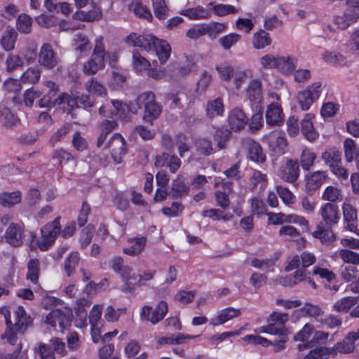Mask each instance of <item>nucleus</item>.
<instances>
[{"instance_id": "nucleus-10", "label": "nucleus", "mask_w": 359, "mask_h": 359, "mask_svg": "<svg viewBox=\"0 0 359 359\" xmlns=\"http://www.w3.org/2000/svg\"><path fill=\"white\" fill-rule=\"evenodd\" d=\"M71 312L68 309H54L52 310L46 317L45 322L55 327L56 324L58 323L61 331L63 332L71 323Z\"/></svg>"}, {"instance_id": "nucleus-15", "label": "nucleus", "mask_w": 359, "mask_h": 359, "mask_svg": "<svg viewBox=\"0 0 359 359\" xmlns=\"http://www.w3.org/2000/svg\"><path fill=\"white\" fill-rule=\"evenodd\" d=\"M313 327L306 323L303 328L294 335L293 339L294 341H302V344H299L297 346V348L299 351H302L306 348L311 347L313 333Z\"/></svg>"}, {"instance_id": "nucleus-37", "label": "nucleus", "mask_w": 359, "mask_h": 359, "mask_svg": "<svg viewBox=\"0 0 359 359\" xmlns=\"http://www.w3.org/2000/svg\"><path fill=\"white\" fill-rule=\"evenodd\" d=\"M248 144L250 159L255 162L263 163L265 161V155L263 154L259 144L252 140H249Z\"/></svg>"}, {"instance_id": "nucleus-8", "label": "nucleus", "mask_w": 359, "mask_h": 359, "mask_svg": "<svg viewBox=\"0 0 359 359\" xmlns=\"http://www.w3.org/2000/svg\"><path fill=\"white\" fill-rule=\"evenodd\" d=\"M59 58L51 44L43 43L39 50L38 62L47 69L55 68L58 64Z\"/></svg>"}, {"instance_id": "nucleus-26", "label": "nucleus", "mask_w": 359, "mask_h": 359, "mask_svg": "<svg viewBox=\"0 0 359 359\" xmlns=\"http://www.w3.org/2000/svg\"><path fill=\"white\" fill-rule=\"evenodd\" d=\"M247 94L250 102L259 104L262 100V82L259 79H254L249 83Z\"/></svg>"}, {"instance_id": "nucleus-55", "label": "nucleus", "mask_w": 359, "mask_h": 359, "mask_svg": "<svg viewBox=\"0 0 359 359\" xmlns=\"http://www.w3.org/2000/svg\"><path fill=\"white\" fill-rule=\"evenodd\" d=\"M35 353L38 359H55L54 352L48 344L40 343Z\"/></svg>"}, {"instance_id": "nucleus-45", "label": "nucleus", "mask_w": 359, "mask_h": 359, "mask_svg": "<svg viewBox=\"0 0 359 359\" xmlns=\"http://www.w3.org/2000/svg\"><path fill=\"white\" fill-rule=\"evenodd\" d=\"M205 34L211 39H215L217 36L225 30L226 24L216 22H211L208 24L204 23Z\"/></svg>"}, {"instance_id": "nucleus-32", "label": "nucleus", "mask_w": 359, "mask_h": 359, "mask_svg": "<svg viewBox=\"0 0 359 359\" xmlns=\"http://www.w3.org/2000/svg\"><path fill=\"white\" fill-rule=\"evenodd\" d=\"M269 34L265 30L260 29L252 36V46L255 49H263L271 43Z\"/></svg>"}, {"instance_id": "nucleus-35", "label": "nucleus", "mask_w": 359, "mask_h": 359, "mask_svg": "<svg viewBox=\"0 0 359 359\" xmlns=\"http://www.w3.org/2000/svg\"><path fill=\"white\" fill-rule=\"evenodd\" d=\"M180 14L192 20L208 19L211 16V13L202 6L183 10Z\"/></svg>"}, {"instance_id": "nucleus-7", "label": "nucleus", "mask_w": 359, "mask_h": 359, "mask_svg": "<svg viewBox=\"0 0 359 359\" xmlns=\"http://www.w3.org/2000/svg\"><path fill=\"white\" fill-rule=\"evenodd\" d=\"M44 86L48 88V93L39 101V106L41 108H51L55 105L62 104L64 97H66L63 93L58 94V86L51 81L44 83Z\"/></svg>"}, {"instance_id": "nucleus-27", "label": "nucleus", "mask_w": 359, "mask_h": 359, "mask_svg": "<svg viewBox=\"0 0 359 359\" xmlns=\"http://www.w3.org/2000/svg\"><path fill=\"white\" fill-rule=\"evenodd\" d=\"M132 271L133 269L126 265L118 271L124 281V284L121 287V291L125 293L132 292L135 290V285L130 280L131 279L136 280L137 277L135 274H131Z\"/></svg>"}, {"instance_id": "nucleus-29", "label": "nucleus", "mask_w": 359, "mask_h": 359, "mask_svg": "<svg viewBox=\"0 0 359 359\" xmlns=\"http://www.w3.org/2000/svg\"><path fill=\"white\" fill-rule=\"evenodd\" d=\"M332 227L325 228L320 225H318L316 230L312 233V236L320 239L323 244H327L337 240V236L331 229Z\"/></svg>"}, {"instance_id": "nucleus-17", "label": "nucleus", "mask_w": 359, "mask_h": 359, "mask_svg": "<svg viewBox=\"0 0 359 359\" xmlns=\"http://www.w3.org/2000/svg\"><path fill=\"white\" fill-rule=\"evenodd\" d=\"M327 175L325 171H316L307 175L306 189L308 191H314L319 189L326 181Z\"/></svg>"}, {"instance_id": "nucleus-63", "label": "nucleus", "mask_w": 359, "mask_h": 359, "mask_svg": "<svg viewBox=\"0 0 359 359\" xmlns=\"http://www.w3.org/2000/svg\"><path fill=\"white\" fill-rule=\"evenodd\" d=\"M79 255L77 252H72L69 255L65 263V270L68 276L74 272L75 266L78 264Z\"/></svg>"}, {"instance_id": "nucleus-46", "label": "nucleus", "mask_w": 359, "mask_h": 359, "mask_svg": "<svg viewBox=\"0 0 359 359\" xmlns=\"http://www.w3.org/2000/svg\"><path fill=\"white\" fill-rule=\"evenodd\" d=\"M330 348V354H336L337 352L341 353H349L355 348V344L348 341L346 337L341 341L337 343L334 348Z\"/></svg>"}, {"instance_id": "nucleus-25", "label": "nucleus", "mask_w": 359, "mask_h": 359, "mask_svg": "<svg viewBox=\"0 0 359 359\" xmlns=\"http://www.w3.org/2000/svg\"><path fill=\"white\" fill-rule=\"evenodd\" d=\"M282 109L277 104H271L268 107L266 113V123L270 126H279L283 123Z\"/></svg>"}, {"instance_id": "nucleus-53", "label": "nucleus", "mask_w": 359, "mask_h": 359, "mask_svg": "<svg viewBox=\"0 0 359 359\" xmlns=\"http://www.w3.org/2000/svg\"><path fill=\"white\" fill-rule=\"evenodd\" d=\"M167 101H171L174 107H182V102L187 101V95L184 90H179L165 95Z\"/></svg>"}, {"instance_id": "nucleus-9", "label": "nucleus", "mask_w": 359, "mask_h": 359, "mask_svg": "<svg viewBox=\"0 0 359 359\" xmlns=\"http://www.w3.org/2000/svg\"><path fill=\"white\" fill-rule=\"evenodd\" d=\"M105 147L111 150V157L116 163H120L126 154L127 148L124 138L120 134H114L106 144Z\"/></svg>"}, {"instance_id": "nucleus-33", "label": "nucleus", "mask_w": 359, "mask_h": 359, "mask_svg": "<svg viewBox=\"0 0 359 359\" xmlns=\"http://www.w3.org/2000/svg\"><path fill=\"white\" fill-rule=\"evenodd\" d=\"M128 242L133 243L130 248L123 249V252L128 255L136 256L140 254L144 249L147 238L144 236L128 239Z\"/></svg>"}, {"instance_id": "nucleus-13", "label": "nucleus", "mask_w": 359, "mask_h": 359, "mask_svg": "<svg viewBox=\"0 0 359 359\" xmlns=\"http://www.w3.org/2000/svg\"><path fill=\"white\" fill-rule=\"evenodd\" d=\"M156 39L157 38L152 35H137L135 33H132L127 37L126 42L133 46H137L149 51L154 48Z\"/></svg>"}, {"instance_id": "nucleus-47", "label": "nucleus", "mask_w": 359, "mask_h": 359, "mask_svg": "<svg viewBox=\"0 0 359 359\" xmlns=\"http://www.w3.org/2000/svg\"><path fill=\"white\" fill-rule=\"evenodd\" d=\"M323 199L334 203L337 201H342L343 196L339 189L334 186H328L324 191Z\"/></svg>"}, {"instance_id": "nucleus-23", "label": "nucleus", "mask_w": 359, "mask_h": 359, "mask_svg": "<svg viewBox=\"0 0 359 359\" xmlns=\"http://www.w3.org/2000/svg\"><path fill=\"white\" fill-rule=\"evenodd\" d=\"M93 9L89 11H77L73 17L74 19L85 22H93L99 20L102 18V11L100 8L92 2Z\"/></svg>"}, {"instance_id": "nucleus-52", "label": "nucleus", "mask_w": 359, "mask_h": 359, "mask_svg": "<svg viewBox=\"0 0 359 359\" xmlns=\"http://www.w3.org/2000/svg\"><path fill=\"white\" fill-rule=\"evenodd\" d=\"M241 39V36L240 34L231 33L220 37L218 42L224 50H229L233 46L236 44Z\"/></svg>"}, {"instance_id": "nucleus-28", "label": "nucleus", "mask_w": 359, "mask_h": 359, "mask_svg": "<svg viewBox=\"0 0 359 359\" xmlns=\"http://www.w3.org/2000/svg\"><path fill=\"white\" fill-rule=\"evenodd\" d=\"M189 191V186L181 176L174 180L172 182V188L169 193L173 198H178L184 194H188Z\"/></svg>"}, {"instance_id": "nucleus-49", "label": "nucleus", "mask_w": 359, "mask_h": 359, "mask_svg": "<svg viewBox=\"0 0 359 359\" xmlns=\"http://www.w3.org/2000/svg\"><path fill=\"white\" fill-rule=\"evenodd\" d=\"M5 65L6 71L12 72L23 66V60L20 55L10 53L7 55Z\"/></svg>"}, {"instance_id": "nucleus-39", "label": "nucleus", "mask_w": 359, "mask_h": 359, "mask_svg": "<svg viewBox=\"0 0 359 359\" xmlns=\"http://www.w3.org/2000/svg\"><path fill=\"white\" fill-rule=\"evenodd\" d=\"M296 59L294 57L278 56L277 67L280 72L287 74L293 71L296 66Z\"/></svg>"}, {"instance_id": "nucleus-41", "label": "nucleus", "mask_w": 359, "mask_h": 359, "mask_svg": "<svg viewBox=\"0 0 359 359\" xmlns=\"http://www.w3.org/2000/svg\"><path fill=\"white\" fill-rule=\"evenodd\" d=\"M359 297H347L337 301L333 308L337 312L347 313L350 309L358 303Z\"/></svg>"}, {"instance_id": "nucleus-16", "label": "nucleus", "mask_w": 359, "mask_h": 359, "mask_svg": "<svg viewBox=\"0 0 359 359\" xmlns=\"http://www.w3.org/2000/svg\"><path fill=\"white\" fill-rule=\"evenodd\" d=\"M280 178L286 182L294 183L299 176V163L297 161L287 160L279 172Z\"/></svg>"}, {"instance_id": "nucleus-51", "label": "nucleus", "mask_w": 359, "mask_h": 359, "mask_svg": "<svg viewBox=\"0 0 359 359\" xmlns=\"http://www.w3.org/2000/svg\"><path fill=\"white\" fill-rule=\"evenodd\" d=\"M32 18L25 14L22 13L19 15L17 20V29L19 32L25 34H28L32 30Z\"/></svg>"}, {"instance_id": "nucleus-62", "label": "nucleus", "mask_w": 359, "mask_h": 359, "mask_svg": "<svg viewBox=\"0 0 359 359\" xmlns=\"http://www.w3.org/2000/svg\"><path fill=\"white\" fill-rule=\"evenodd\" d=\"M196 296L194 291L180 290L174 296V299L185 304L191 302Z\"/></svg>"}, {"instance_id": "nucleus-11", "label": "nucleus", "mask_w": 359, "mask_h": 359, "mask_svg": "<svg viewBox=\"0 0 359 359\" xmlns=\"http://www.w3.org/2000/svg\"><path fill=\"white\" fill-rule=\"evenodd\" d=\"M320 215L325 224L328 227L336 225L340 219L339 208L333 203H326L321 206Z\"/></svg>"}, {"instance_id": "nucleus-42", "label": "nucleus", "mask_w": 359, "mask_h": 359, "mask_svg": "<svg viewBox=\"0 0 359 359\" xmlns=\"http://www.w3.org/2000/svg\"><path fill=\"white\" fill-rule=\"evenodd\" d=\"M21 201V193L20 191H13L11 193H4L0 195V205L4 207H11Z\"/></svg>"}, {"instance_id": "nucleus-34", "label": "nucleus", "mask_w": 359, "mask_h": 359, "mask_svg": "<svg viewBox=\"0 0 359 359\" xmlns=\"http://www.w3.org/2000/svg\"><path fill=\"white\" fill-rule=\"evenodd\" d=\"M161 63L165 62L171 53L170 46L164 40L157 38L154 48Z\"/></svg>"}, {"instance_id": "nucleus-19", "label": "nucleus", "mask_w": 359, "mask_h": 359, "mask_svg": "<svg viewBox=\"0 0 359 359\" xmlns=\"http://www.w3.org/2000/svg\"><path fill=\"white\" fill-rule=\"evenodd\" d=\"M6 241L12 246L18 247L22 243V230L15 224H11L5 233Z\"/></svg>"}, {"instance_id": "nucleus-3", "label": "nucleus", "mask_w": 359, "mask_h": 359, "mask_svg": "<svg viewBox=\"0 0 359 359\" xmlns=\"http://www.w3.org/2000/svg\"><path fill=\"white\" fill-rule=\"evenodd\" d=\"M106 52L102 38L100 37L96 40L95 47L90 58L83 64V70L86 74L93 75L104 67V57Z\"/></svg>"}, {"instance_id": "nucleus-18", "label": "nucleus", "mask_w": 359, "mask_h": 359, "mask_svg": "<svg viewBox=\"0 0 359 359\" xmlns=\"http://www.w3.org/2000/svg\"><path fill=\"white\" fill-rule=\"evenodd\" d=\"M314 115L312 114H307L301 121V131L302 135L309 141L312 142L317 139L318 133L314 129L312 119Z\"/></svg>"}, {"instance_id": "nucleus-20", "label": "nucleus", "mask_w": 359, "mask_h": 359, "mask_svg": "<svg viewBox=\"0 0 359 359\" xmlns=\"http://www.w3.org/2000/svg\"><path fill=\"white\" fill-rule=\"evenodd\" d=\"M240 313L241 311L239 309H236L233 307H228L222 310L216 317L211 318L210 323L215 327L218 326L238 316Z\"/></svg>"}, {"instance_id": "nucleus-58", "label": "nucleus", "mask_w": 359, "mask_h": 359, "mask_svg": "<svg viewBox=\"0 0 359 359\" xmlns=\"http://www.w3.org/2000/svg\"><path fill=\"white\" fill-rule=\"evenodd\" d=\"M95 231L93 225H88L82 230L79 240L82 248H86L90 243Z\"/></svg>"}, {"instance_id": "nucleus-54", "label": "nucleus", "mask_w": 359, "mask_h": 359, "mask_svg": "<svg viewBox=\"0 0 359 359\" xmlns=\"http://www.w3.org/2000/svg\"><path fill=\"white\" fill-rule=\"evenodd\" d=\"M196 148L198 152L205 156H209L213 152L212 142L206 138H199L196 141Z\"/></svg>"}, {"instance_id": "nucleus-57", "label": "nucleus", "mask_w": 359, "mask_h": 359, "mask_svg": "<svg viewBox=\"0 0 359 359\" xmlns=\"http://www.w3.org/2000/svg\"><path fill=\"white\" fill-rule=\"evenodd\" d=\"M156 100V96L154 93L151 91H146L141 94H140L136 100L135 103L138 107V109H141L142 107L145 109L147 107V105L154 102Z\"/></svg>"}, {"instance_id": "nucleus-14", "label": "nucleus", "mask_w": 359, "mask_h": 359, "mask_svg": "<svg viewBox=\"0 0 359 359\" xmlns=\"http://www.w3.org/2000/svg\"><path fill=\"white\" fill-rule=\"evenodd\" d=\"M228 121L231 130L239 131L245 128L249 119L242 109L236 107L229 113Z\"/></svg>"}, {"instance_id": "nucleus-59", "label": "nucleus", "mask_w": 359, "mask_h": 359, "mask_svg": "<svg viewBox=\"0 0 359 359\" xmlns=\"http://www.w3.org/2000/svg\"><path fill=\"white\" fill-rule=\"evenodd\" d=\"M155 16L159 19H164L168 16V8L165 0H152Z\"/></svg>"}, {"instance_id": "nucleus-4", "label": "nucleus", "mask_w": 359, "mask_h": 359, "mask_svg": "<svg viewBox=\"0 0 359 359\" xmlns=\"http://www.w3.org/2000/svg\"><path fill=\"white\" fill-rule=\"evenodd\" d=\"M322 93V83L317 81L308 86L304 90L299 91L297 95V99L300 108L308 110L311 104L319 99Z\"/></svg>"}, {"instance_id": "nucleus-60", "label": "nucleus", "mask_w": 359, "mask_h": 359, "mask_svg": "<svg viewBox=\"0 0 359 359\" xmlns=\"http://www.w3.org/2000/svg\"><path fill=\"white\" fill-rule=\"evenodd\" d=\"M344 148L345 158L348 162H351L354 158H356L355 144L353 140L346 139L344 142Z\"/></svg>"}, {"instance_id": "nucleus-22", "label": "nucleus", "mask_w": 359, "mask_h": 359, "mask_svg": "<svg viewBox=\"0 0 359 359\" xmlns=\"http://www.w3.org/2000/svg\"><path fill=\"white\" fill-rule=\"evenodd\" d=\"M359 18V13L353 9H346L343 15L337 16L334 19L335 24L340 29H346L351 24L355 23Z\"/></svg>"}, {"instance_id": "nucleus-21", "label": "nucleus", "mask_w": 359, "mask_h": 359, "mask_svg": "<svg viewBox=\"0 0 359 359\" xmlns=\"http://www.w3.org/2000/svg\"><path fill=\"white\" fill-rule=\"evenodd\" d=\"M18 35V32L12 27H8L3 32L0 45L5 51L10 52L15 48Z\"/></svg>"}, {"instance_id": "nucleus-12", "label": "nucleus", "mask_w": 359, "mask_h": 359, "mask_svg": "<svg viewBox=\"0 0 359 359\" xmlns=\"http://www.w3.org/2000/svg\"><path fill=\"white\" fill-rule=\"evenodd\" d=\"M342 211L347 229L351 231L355 232L358 230V212L356 208L351 203V199H345L342 205Z\"/></svg>"}, {"instance_id": "nucleus-44", "label": "nucleus", "mask_w": 359, "mask_h": 359, "mask_svg": "<svg viewBox=\"0 0 359 359\" xmlns=\"http://www.w3.org/2000/svg\"><path fill=\"white\" fill-rule=\"evenodd\" d=\"M259 332H267L281 337H285L287 334V330L285 326H280L278 323L272 321L268 325L259 327Z\"/></svg>"}, {"instance_id": "nucleus-1", "label": "nucleus", "mask_w": 359, "mask_h": 359, "mask_svg": "<svg viewBox=\"0 0 359 359\" xmlns=\"http://www.w3.org/2000/svg\"><path fill=\"white\" fill-rule=\"evenodd\" d=\"M4 315L6 320V330L1 335V338L6 339L10 344L14 345L18 339L17 332L23 334L27 329L32 325V320L31 317L27 314L25 309L22 306H18L14 312L15 317L14 324H13L11 320L10 311L6 309Z\"/></svg>"}, {"instance_id": "nucleus-56", "label": "nucleus", "mask_w": 359, "mask_h": 359, "mask_svg": "<svg viewBox=\"0 0 359 359\" xmlns=\"http://www.w3.org/2000/svg\"><path fill=\"white\" fill-rule=\"evenodd\" d=\"M316 158L315 153L311 151L308 149H304L302 151L300 163L302 168L305 170H309V168L313 165V162Z\"/></svg>"}, {"instance_id": "nucleus-40", "label": "nucleus", "mask_w": 359, "mask_h": 359, "mask_svg": "<svg viewBox=\"0 0 359 359\" xmlns=\"http://www.w3.org/2000/svg\"><path fill=\"white\" fill-rule=\"evenodd\" d=\"M85 89L90 93L95 94L97 95H105L107 94V89L105 86L95 78L90 79L85 83Z\"/></svg>"}, {"instance_id": "nucleus-38", "label": "nucleus", "mask_w": 359, "mask_h": 359, "mask_svg": "<svg viewBox=\"0 0 359 359\" xmlns=\"http://www.w3.org/2000/svg\"><path fill=\"white\" fill-rule=\"evenodd\" d=\"M40 274V262L37 259H31L27 263V279L37 284Z\"/></svg>"}, {"instance_id": "nucleus-43", "label": "nucleus", "mask_w": 359, "mask_h": 359, "mask_svg": "<svg viewBox=\"0 0 359 359\" xmlns=\"http://www.w3.org/2000/svg\"><path fill=\"white\" fill-rule=\"evenodd\" d=\"M322 309L316 305L306 304L302 308L296 310L294 315L299 317L302 315L306 314L311 317H318L323 314Z\"/></svg>"}, {"instance_id": "nucleus-50", "label": "nucleus", "mask_w": 359, "mask_h": 359, "mask_svg": "<svg viewBox=\"0 0 359 359\" xmlns=\"http://www.w3.org/2000/svg\"><path fill=\"white\" fill-rule=\"evenodd\" d=\"M324 59L327 62L341 67L349 66L351 64L350 61L339 53H325Z\"/></svg>"}, {"instance_id": "nucleus-30", "label": "nucleus", "mask_w": 359, "mask_h": 359, "mask_svg": "<svg viewBox=\"0 0 359 359\" xmlns=\"http://www.w3.org/2000/svg\"><path fill=\"white\" fill-rule=\"evenodd\" d=\"M162 111V107L159 104L156 100L147 105V107L144 109L143 120L153 124V121L158 118Z\"/></svg>"}, {"instance_id": "nucleus-31", "label": "nucleus", "mask_w": 359, "mask_h": 359, "mask_svg": "<svg viewBox=\"0 0 359 359\" xmlns=\"http://www.w3.org/2000/svg\"><path fill=\"white\" fill-rule=\"evenodd\" d=\"M200 335H189L184 334H178L177 335L172 334L170 337H162L159 338L158 344L159 345L164 344H182L186 343L187 339H193L198 337Z\"/></svg>"}, {"instance_id": "nucleus-64", "label": "nucleus", "mask_w": 359, "mask_h": 359, "mask_svg": "<svg viewBox=\"0 0 359 359\" xmlns=\"http://www.w3.org/2000/svg\"><path fill=\"white\" fill-rule=\"evenodd\" d=\"M133 65L137 71L147 69L150 66V62L139 53H133Z\"/></svg>"}, {"instance_id": "nucleus-2", "label": "nucleus", "mask_w": 359, "mask_h": 359, "mask_svg": "<svg viewBox=\"0 0 359 359\" xmlns=\"http://www.w3.org/2000/svg\"><path fill=\"white\" fill-rule=\"evenodd\" d=\"M321 158L336 177L341 180L348 179V173L341 165V154L339 150L336 148L328 149L322 153Z\"/></svg>"}, {"instance_id": "nucleus-24", "label": "nucleus", "mask_w": 359, "mask_h": 359, "mask_svg": "<svg viewBox=\"0 0 359 359\" xmlns=\"http://www.w3.org/2000/svg\"><path fill=\"white\" fill-rule=\"evenodd\" d=\"M224 111V106L221 97L209 100L206 104L205 114L209 118L222 116Z\"/></svg>"}, {"instance_id": "nucleus-5", "label": "nucleus", "mask_w": 359, "mask_h": 359, "mask_svg": "<svg viewBox=\"0 0 359 359\" xmlns=\"http://www.w3.org/2000/svg\"><path fill=\"white\" fill-rule=\"evenodd\" d=\"M41 239L38 241L41 250L45 251L53 243L60 233V218H55L52 222L46 224L41 229Z\"/></svg>"}, {"instance_id": "nucleus-48", "label": "nucleus", "mask_w": 359, "mask_h": 359, "mask_svg": "<svg viewBox=\"0 0 359 359\" xmlns=\"http://www.w3.org/2000/svg\"><path fill=\"white\" fill-rule=\"evenodd\" d=\"M74 46L75 50L80 53L89 51L91 49L90 41L86 36L83 34H76L74 37Z\"/></svg>"}, {"instance_id": "nucleus-61", "label": "nucleus", "mask_w": 359, "mask_h": 359, "mask_svg": "<svg viewBox=\"0 0 359 359\" xmlns=\"http://www.w3.org/2000/svg\"><path fill=\"white\" fill-rule=\"evenodd\" d=\"M267 279L268 278L265 274L254 272L252 273L249 281L255 290H257L266 284Z\"/></svg>"}, {"instance_id": "nucleus-36", "label": "nucleus", "mask_w": 359, "mask_h": 359, "mask_svg": "<svg viewBox=\"0 0 359 359\" xmlns=\"http://www.w3.org/2000/svg\"><path fill=\"white\" fill-rule=\"evenodd\" d=\"M41 73V69L39 67H31L21 75L20 81L23 83L35 84L39 82Z\"/></svg>"}, {"instance_id": "nucleus-6", "label": "nucleus", "mask_w": 359, "mask_h": 359, "mask_svg": "<svg viewBox=\"0 0 359 359\" xmlns=\"http://www.w3.org/2000/svg\"><path fill=\"white\" fill-rule=\"evenodd\" d=\"M168 311V303L165 301H161L154 309L150 306H144L140 313V318L153 325H156L165 318Z\"/></svg>"}]
</instances>
